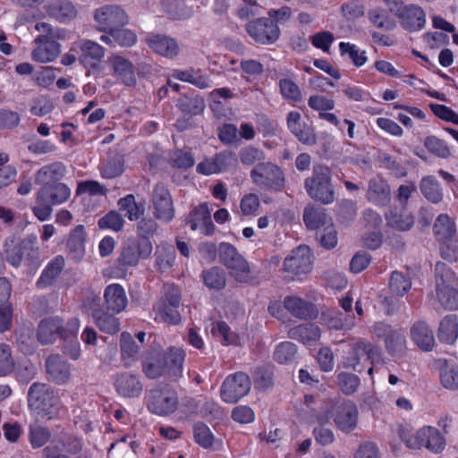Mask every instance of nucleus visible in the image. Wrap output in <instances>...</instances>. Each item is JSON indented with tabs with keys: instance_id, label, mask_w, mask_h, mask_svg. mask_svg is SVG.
I'll use <instances>...</instances> for the list:
<instances>
[{
	"instance_id": "nucleus-1",
	"label": "nucleus",
	"mask_w": 458,
	"mask_h": 458,
	"mask_svg": "<svg viewBox=\"0 0 458 458\" xmlns=\"http://www.w3.org/2000/svg\"><path fill=\"white\" fill-rule=\"evenodd\" d=\"M184 357V352L176 347L170 348L165 353L151 352L142 360V371L151 379L167 374L172 380L176 381L182 376Z\"/></svg>"
},
{
	"instance_id": "nucleus-2",
	"label": "nucleus",
	"mask_w": 458,
	"mask_h": 458,
	"mask_svg": "<svg viewBox=\"0 0 458 458\" xmlns=\"http://www.w3.org/2000/svg\"><path fill=\"white\" fill-rule=\"evenodd\" d=\"M436 300L447 310H458V278L445 263L435 267Z\"/></svg>"
},
{
	"instance_id": "nucleus-3",
	"label": "nucleus",
	"mask_w": 458,
	"mask_h": 458,
	"mask_svg": "<svg viewBox=\"0 0 458 458\" xmlns=\"http://www.w3.org/2000/svg\"><path fill=\"white\" fill-rule=\"evenodd\" d=\"M28 404L41 419L51 420L58 413L60 400L49 385L35 382L28 391Z\"/></svg>"
},
{
	"instance_id": "nucleus-4",
	"label": "nucleus",
	"mask_w": 458,
	"mask_h": 458,
	"mask_svg": "<svg viewBox=\"0 0 458 458\" xmlns=\"http://www.w3.org/2000/svg\"><path fill=\"white\" fill-rule=\"evenodd\" d=\"M304 188L311 199L322 204H331L335 200L332 173L325 165L313 166L312 174L305 179Z\"/></svg>"
},
{
	"instance_id": "nucleus-5",
	"label": "nucleus",
	"mask_w": 458,
	"mask_h": 458,
	"mask_svg": "<svg viewBox=\"0 0 458 458\" xmlns=\"http://www.w3.org/2000/svg\"><path fill=\"white\" fill-rule=\"evenodd\" d=\"M250 175L257 186L266 191L279 192L285 187L284 171L270 162L258 164L250 171Z\"/></svg>"
},
{
	"instance_id": "nucleus-6",
	"label": "nucleus",
	"mask_w": 458,
	"mask_h": 458,
	"mask_svg": "<svg viewBox=\"0 0 458 458\" xmlns=\"http://www.w3.org/2000/svg\"><path fill=\"white\" fill-rule=\"evenodd\" d=\"M219 257L221 263L232 271V275L238 282H248L250 266L233 245L222 242L219 246Z\"/></svg>"
},
{
	"instance_id": "nucleus-7",
	"label": "nucleus",
	"mask_w": 458,
	"mask_h": 458,
	"mask_svg": "<svg viewBox=\"0 0 458 458\" xmlns=\"http://www.w3.org/2000/svg\"><path fill=\"white\" fill-rule=\"evenodd\" d=\"M245 30L250 38L260 45H272L280 38V29L276 22L269 18L262 17L250 21L245 25Z\"/></svg>"
},
{
	"instance_id": "nucleus-8",
	"label": "nucleus",
	"mask_w": 458,
	"mask_h": 458,
	"mask_svg": "<svg viewBox=\"0 0 458 458\" xmlns=\"http://www.w3.org/2000/svg\"><path fill=\"white\" fill-rule=\"evenodd\" d=\"M178 406L177 393L169 387L150 390L147 399L148 411L159 416H167L175 411Z\"/></svg>"
},
{
	"instance_id": "nucleus-9",
	"label": "nucleus",
	"mask_w": 458,
	"mask_h": 458,
	"mask_svg": "<svg viewBox=\"0 0 458 458\" xmlns=\"http://www.w3.org/2000/svg\"><path fill=\"white\" fill-rule=\"evenodd\" d=\"M404 442L409 448L420 449L425 447L435 454L442 452L445 445L439 431L433 427H423L415 434L405 437Z\"/></svg>"
},
{
	"instance_id": "nucleus-10",
	"label": "nucleus",
	"mask_w": 458,
	"mask_h": 458,
	"mask_svg": "<svg viewBox=\"0 0 458 458\" xmlns=\"http://www.w3.org/2000/svg\"><path fill=\"white\" fill-rule=\"evenodd\" d=\"M83 307L91 312L95 325L102 332L113 335L120 330L119 319L114 315L101 310L99 296L96 294L89 295L83 301Z\"/></svg>"
},
{
	"instance_id": "nucleus-11",
	"label": "nucleus",
	"mask_w": 458,
	"mask_h": 458,
	"mask_svg": "<svg viewBox=\"0 0 458 458\" xmlns=\"http://www.w3.org/2000/svg\"><path fill=\"white\" fill-rule=\"evenodd\" d=\"M151 207L156 219L165 223H169L174 219L175 210L173 199L170 191L163 183L154 186L151 192Z\"/></svg>"
},
{
	"instance_id": "nucleus-12",
	"label": "nucleus",
	"mask_w": 458,
	"mask_h": 458,
	"mask_svg": "<svg viewBox=\"0 0 458 458\" xmlns=\"http://www.w3.org/2000/svg\"><path fill=\"white\" fill-rule=\"evenodd\" d=\"M370 360L371 364L378 363L381 360L380 351L370 343L359 341L356 343L349 355L344 358L343 367L351 369L357 372L362 371L361 358Z\"/></svg>"
},
{
	"instance_id": "nucleus-13",
	"label": "nucleus",
	"mask_w": 458,
	"mask_h": 458,
	"mask_svg": "<svg viewBox=\"0 0 458 458\" xmlns=\"http://www.w3.org/2000/svg\"><path fill=\"white\" fill-rule=\"evenodd\" d=\"M152 243L149 240H128L123 246L116 262L118 267H135L140 259H148L152 253Z\"/></svg>"
},
{
	"instance_id": "nucleus-14",
	"label": "nucleus",
	"mask_w": 458,
	"mask_h": 458,
	"mask_svg": "<svg viewBox=\"0 0 458 458\" xmlns=\"http://www.w3.org/2000/svg\"><path fill=\"white\" fill-rule=\"evenodd\" d=\"M251 383L249 376L237 372L228 376L221 386V397L228 403H235L250 390Z\"/></svg>"
},
{
	"instance_id": "nucleus-15",
	"label": "nucleus",
	"mask_w": 458,
	"mask_h": 458,
	"mask_svg": "<svg viewBox=\"0 0 458 458\" xmlns=\"http://www.w3.org/2000/svg\"><path fill=\"white\" fill-rule=\"evenodd\" d=\"M331 416L335 427L344 433H351L358 424L359 411L352 401H344L332 407Z\"/></svg>"
},
{
	"instance_id": "nucleus-16",
	"label": "nucleus",
	"mask_w": 458,
	"mask_h": 458,
	"mask_svg": "<svg viewBox=\"0 0 458 458\" xmlns=\"http://www.w3.org/2000/svg\"><path fill=\"white\" fill-rule=\"evenodd\" d=\"M38 239L35 235H29L23 240L11 237L5 241L4 253L6 260L15 267H19L25 255L30 256V251L35 252V245Z\"/></svg>"
},
{
	"instance_id": "nucleus-17",
	"label": "nucleus",
	"mask_w": 458,
	"mask_h": 458,
	"mask_svg": "<svg viewBox=\"0 0 458 458\" xmlns=\"http://www.w3.org/2000/svg\"><path fill=\"white\" fill-rule=\"evenodd\" d=\"M94 20L100 26V30L107 31L124 26L129 18L120 6L104 5L95 10Z\"/></svg>"
},
{
	"instance_id": "nucleus-18",
	"label": "nucleus",
	"mask_w": 458,
	"mask_h": 458,
	"mask_svg": "<svg viewBox=\"0 0 458 458\" xmlns=\"http://www.w3.org/2000/svg\"><path fill=\"white\" fill-rule=\"evenodd\" d=\"M311 268V252L306 245L293 249L284 261V270L293 276L310 273Z\"/></svg>"
},
{
	"instance_id": "nucleus-19",
	"label": "nucleus",
	"mask_w": 458,
	"mask_h": 458,
	"mask_svg": "<svg viewBox=\"0 0 458 458\" xmlns=\"http://www.w3.org/2000/svg\"><path fill=\"white\" fill-rule=\"evenodd\" d=\"M186 224L192 231L200 230L206 235H212L216 230L207 203L194 208L186 217Z\"/></svg>"
},
{
	"instance_id": "nucleus-20",
	"label": "nucleus",
	"mask_w": 458,
	"mask_h": 458,
	"mask_svg": "<svg viewBox=\"0 0 458 458\" xmlns=\"http://www.w3.org/2000/svg\"><path fill=\"white\" fill-rule=\"evenodd\" d=\"M48 379L57 385L66 384L71 378V366L59 354H52L46 360Z\"/></svg>"
},
{
	"instance_id": "nucleus-21",
	"label": "nucleus",
	"mask_w": 458,
	"mask_h": 458,
	"mask_svg": "<svg viewBox=\"0 0 458 458\" xmlns=\"http://www.w3.org/2000/svg\"><path fill=\"white\" fill-rule=\"evenodd\" d=\"M47 14L61 22L68 23L77 17L78 11L69 0H52L44 5Z\"/></svg>"
},
{
	"instance_id": "nucleus-22",
	"label": "nucleus",
	"mask_w": 458,
	"mask_h": 458,
	"mask_svg": "<svg viewBox=\"0 0 458 458\" xmlns=\"http://www.w3.org/2000/svg\"><path fill=\"white\" fill-rule=\"evenodd\" d=\"M146 43L155 53L167 58H174L180 52L177 41L166 35L149 34L146 38Z\"/></svg>"
},
{
	"instance_id": "nucleus-23",
	"label": "nucleus",
	"mask_w": 458,
	"mask_h": 458,
	"mask_svg": "<svg viewBox=\"0 0 458 458\" xmlns=\"http://www.w3.org/2000/svg\"><path fill=\"white\" fill-rule=\"evenodd\" d=\"M368 201L378 207H386L391 200V189L387 182L380 177L371 178L368 182Z\"/></svg>"
},
{
	"instance_id": "nucleus-24",
	"label": "nucleus",
	"mask_w": 458,
	"mask_h": 458,
	"mask_svg": "<svg viewBox=\"0 0 458 458\" xmlns=\"http://www.w3.org/2000/svg\"><path fill=\"white\" fill-rule=\"evenodd\" d=\"M114 387L117 393L126 398H135L140 395L143 385L137 375L123 372L116 376Z\"/></svg>"
},
{
	"instance_id": "nucleus-25",
	"label": "nucleus",
	"mask_w": 458,
	"mask_h": 458,
	"mask_svg": "<svg viewBox=\"0 0 458 458\" xmlns=\"http://www.w3.org/2000/svg\"><path fill=\"white\" fill-rule=\"evenodd\" d=\"M402 27L409 31H418L424 28L426 13L424 10L416 4L405 5L403 13H399Z\"/></svg>"
},
{
	"instance_id": "nucleus-26",
	"label": "nucleus",
	"mask_w": 458,
	"mask_h": 458,
	"mask_svg": "<svg viewBox=\"0 0 458 458\" xmlns=\"http://www.w3.org/2000/svg\"><path fill=\"white\" fill-rule=\"evenodd\" d=\"M62 324L63 319L59 317H49L41 320L38 327V340L42 344H49L58 337L62 338Z\"/></svg>"
},
{
	"instance_id": "nucleus-27",
	"label": "nucleus",
	"mask_w": 458,
	"mask_h": 458,
	"mask_svg": "<svg viewBox=\"0 0 458 458\" xmlns=\"http://www.w3.org/2000/svg\"><path fill=\"white\" fill-rule=\"evenodd\" d=\"M79 47L81 51L80 62L86 68L98 67L105 55V49L99 44L89 39L81 40Z\"/></svg>"
},
{
	"instance_id": "nucleus-28",
	"label": "nucleus",
	"mask_w": 458,
	"mask_h": 458,
	"mask_svg": "<svg viewBox=\"0 0 458 458\" xmlns=\"http://www.w3.org/2000/svg\"><path fill=\"white\" fill-rule=\"evenodd\" d=\"M114 76L125 86L134 87L137 84L135 69L133 64L127 59L114 55L109 60Z\"/></svg>"
},
{
	"instance_id": "nucleus-29",
	"label": "nucleus",
	"mask_w": 458,
	"mask_h": 458,
	"mask_svg": "<svg viewBox=\"0 0 458 458\" xmlns=\"http://www.w3.org/2000/svg\"><path fill=\"white\" fill-rule=\"evenodd\" d=\"M66 173V167L62 162H54L42 166L34 176V182L38 185H49L59 182Z\"/></svg>"
},
{
	"instance_id": "nucleus-30",
	"label": "nucleus",
	"mask_w": 458,
	"mask_h": 458,
	"mask_svg": "<svg viewBox=\"0 0 458 458\" xmlns=\"http://www.w3.org/2000/svg\"><path fill=\"white\" fill-rule=\"evenodd\" d=\"M411 338L424 352L431 351L435 345L433 331L424 321H417L411 326Z\"/></svg>"
},
{
	"instance_id": "nucleus-31",
	"label": "nucleus",
	"mask_w": 458,
	"mask_h": 458,
	"mask_svg": "<svg viewBox=\"0 0 458 458\" xmlns=\"http://www.w3.org/2000/svg\"><path fill=\"white\" fill-rule=\"evenodd\" d=\"M105 305L108 310L115 313L123 311L128 303L123 287L118 284H112L104 291Z\"/></svg>"
},
{
	"instance_id": "nucleus-32",
	"label": "nucleus",
	"mask_w": 458,
	"mask_h": 458,
	"mask_svg": "<svg viewBox=\"0 0 458 458\" xmlns=\"http://www.w3.org/2000/svg\"><path fill=\"white\" fill-rule=\"evenodd\" d=\"M70 196V188L61 182L43 186L38 191V199L48 200L54 205H59L67 201Z\"/></svg>"
},
{
	"instance_id": "nucleus-33",
	"label": "nucleus",
	"mask_w": 458,
	"mask_h": 458,
	"mask_svg": "<svg viewBox=\"0 0 458 458\" xmlns=\"http://www.w3.org/2000/svg\"><path fill=\"white\" fill-rule=\"evenodd\" d=\"M284 308L294 317L308 319L312 318L316 316L314 306L301 299L294 296H288L284 301Z\"/></svg>"
},
{
	"instance_id": "nucleus-34",
	"label": "nucleus",
	"mask_w": 458,
	"mask_h": 458,
	"mask_svg": "<svg viewBox=\"0 0 458 458\" xmlns=\"http://www.w3.org/2000/svg\"><path fill=\"white\" fill-rule=\"evenodd\" d=\"M101 176L106 179H113L124 172V158L118 152H110L99 167Z\"/></svg>"
},
{
	"instance_id": "nucleus-35",
	"label": "nucleus",
	"mask_w": 458,
	"mask_h": 458,
	"mask_svg": "<svg viewBox=\"0 0 458 458\" xmlns=\"http://www.w3.org/2000/svg\"><path fill=\"white\" fill-rule=\"evenodd\" d=\"M321 331L318 326L313 323L299 325L288 331L291 339L310 344L320 338Z\"/></svg>"
},
{
	"instance_id": "nucleus-36",
	"label": "nucleus",
	"mask_w": 458,
	"mask_h": 458,
	"mask_svg": "<svg viewBox=\"0 0 458 458\" xmlns=\"http://www.w3.org/2000/svg\"><path fill=\"white\" fill-rule=\"evenodd\" d=\"M303 221L307 228L318 230L332 223L331 217L322 208L308 206L303 210Z\"/></svg>"
},
{
	"instance_id": "nucleus-37",
	"label": "nucleus",
	"mask_w": 458,
	"mask_h": 458,
	"mask_svg": "<svg viewBox=\"0 0 458 458\" xmlns=\"http://www.w3.org/2000/svg\"><path fill=\"white\" fill-rule=\"evenodd\" d=\"M64 264L65 262L63 256L58 255L55 257L42 271L37 282V286L40 289H44L52 285L55 278L63 271Z\"/></svg>"
},
{
	"instance_id": "nucleus-38",
	"label": "nucleus",
	"mask_w": 458,
	"mask_h": 458,
	"mask_svg": "<svg viewBox=\"0 0 458 458\" xmlns=\"http://www.w3.org/2000/svg\"><path fill=\"white\" fill-rule=\"evenodd\" d=\"M85 227L81 225H77L70 233L67 242L69 254L75 260H81L85 254Z\"/></svg>"
},
{
	"instance_id": "nucleus-39",
	"label": "nucleus",
	"mask_w": 458,
	"mask_h": 458,
	"mask_svg": "<svg viewBox=\"0 0 458 458\" xmlns=\"http://www.w3.org/2000/svg\"><path fill=\"white\" fill-rule=\"evenodd\" d=\"M38 44L32 53L31 57L39 63L54 61L61 53V46L56 40H46V42H35Z\"/></svg>"
},
{
	"instance_id": "nucleus-40",
	"label": "nucleus",
	"mask_w": 458,
	"mask_h": 458,
	"mask_svg": "<svg viewBox=\"0 0 458 458\" xmlns=\"http://www.w3.org/2000/svg\"><path fill=\"white\" fill-rule=\"evenodd\" d=\"M163 10L173 20H188L193 15V10L183 0H161Z\"/></svg>"
},
{
	"instance_id": "nucleus-41",
	"label": "nucleus",
	"mask_w": 458,
	"mask_h": 458,
	"mask_svg": "<svg viewBox=\"0 0 458 458\" xmlns=\"http://www.w3.org/2000/svg\"><path fill=\"white\" fill-rule=\"evenodd\" d=\"M458 336V318L456 315L445 316L439 324L438 338L441 342L452 344Z\"/></svg>"
},
{
	"instance_id": "nucleus-42",
	"label": "nucleus",
	"mask_w": 458,
	"mask_h": 458,
	"mask_svg": "<svg viewBox=\"0 0 458 458\" xmlns=\"http://www.w3.org/2000/svg\"><path fill=\"white\" fill-rule=\"evenodd\" d=\"M120 347L121 356L124 366H131L138 358L140 349V346L129 333L123 332L121 334Z\"/></svg>"
},
{
	"instance_id": "nucleus-43",
	"label": "nucleus",
	"mask_w": 458,
	"mask_h": 458,
	"mask_svg": "<svg viewBox=\"0 0 458 458\" xmlns=\"http://www.w3.org/2000/svg\"><path fill=\"white\" fill-rule=\"evenodd\" d=\"M420 189L422 195L430 202L437 204L443 200V192L437 180L432 176H425L421 179Z\"/></svg>"
},
{
	"instance_id": "nucleus-44",
	"label": "nucleus",
	"mask_w": 458,
	"mask_h": 458,
	"mask_svg": "<svg viewBox=\"0 0 458 458\" xmlns=\"http://www.w3.org/2000/svg\"><path fill=\"white\" fill-rule=\"evenodd\" d=\"M388 288L394 296L403 297L411 288V280L407 275L400 271H394L389 279Z\"/></svg>"
},
{
	"instance_id": "nucleus-45",
	"label": "nucleus",
	"mask_w": 458,
	"mask_h": 458,
	"mask_svg": "<svg viewBox=\"0 0 458 458\" xmlns=\"http://www.w3.org/2000/svg\"><path fill=\"white\" fill-rule=\"evenodd\" d=\"M120 210L125 212V216L130 221L139 220L145 212V206L143 203H138L132 194H129L122 198L118 201Z\"/></svg>"
},
{
	"instance_id": "nucleus-46",
	"label": "nucleus",
	"mask_w": 458,
	"mask_h": 458,
	"mask_svg": "<svg viewBox=\"0 0 458 458\" xmlns=\"http://www.w3.org/2000/svg\"><path fill=\"white\" fill-rule=\"evenodd\" d=\"M433 232L437 241H446L454 237V224L446 214H440L433 225Z\"/></svg>"
},
{
	"instance_id": "nucleus-47",
	"label": "nucleus",
	"mask_w": 458,
	"mask_h": 458,
	"mask_svg": "<svg viewBox=\"0 0 458 458\" xmlns=\"http://www.w3.org/2000/svg\"><path fill=\"white\" fill-rule=\"evenodd\" d=\"M204 284L209 289L221 290L226 284V277L225 271L218 267H213L210 269L202 272Z\"/></svg>"
},
{
	"instance_id": "nucleus-48",
	"label": "nucleus",
	"mask_w": 458,
	"mask_h": 458,
	"mask_svg": "<svg viewBox=\"0 0 458 458\" xmlns=\"http://www.w3.org/2000/svg\"><path fill=\"white\" fill-rule=\"evenodd\" d=\"M386 220L387 225L398 231H408L414 224V217L411 215L400 214L394 210L386 214Z\"/></svg>"
},
{
	"instance_id": "nucleus-49",
	"label": "nucleus",
	"mask_w": 458,
	"mask_h": 458,
	"mask_svg": "<svg viewBox=\"0 0 458 458\" xmlns=\"http://www.w3.org/2000/svg\"><path fill=\"white\" fill-rule=\"evenodd\" d=\"M339 316L340 310H327L322 311L320 316L321 324L327 327L328 329L344 331L351 330L352 323L348 321L343 324Z\"/></svg>"
},
{
	"instance_id": "nucleus-50",
	"label": "nucleus",
	"mask_w": 458,
	"mask_h": 458,
	"mask_svg": "<svg viewBox=\"0 0 458 458\" xmlns=\"http://www.w3.org/2000/svg\"><path fill=\"white\" fill-rule=\"evenodd\" d=\"M177 106L182 112L192 115L201 114L205 108L204 100L199 96H182L179 98Z\"/></svg>"
},
{
	"instance_id": "nucleus-51",
	"label": "nucleus",
	"mask_w": 458,
	"mask_h": 458,
	"mask_svg": "<svg viewBox=\"0 0 458 458\" xmlns=\"http://www.w3.org/2000/svg\"><path fill=\"white\" fill-rule=\"evenodd\" d=\"M368 18L369 21L378 29L393 30L396 27V22L389 18L384 9L376 8L369 11Z\"/></svg>"
},
{
	"instance_id": "nucleus-52",
	"label": "nucleus",
	"mask_w": 458,
	"mask_h": 458,
	"mask_svg": "<svg viewBox=\"0 0 458 458\" xmlns=\"http://www.w3.org/2000/svg\"><path fill=\"white\" fill-rule=\"evenodd\" d=\"M385 345L389 353L393 355L401 353L406 346L405 335L400 330L393 329L385 339Z\"/></svg>"
},
{
	"instance_id": "nucleus-53",
	"label": "nucleus",
	"mask_w": 458,
	"mask_h": 458,
	"mask_svg": "<svg viewBox=\"0 0 458 458\" xmlns=\"http://www.w3.org/2000/svg\"><path fill=\"white\" fill-rule=\"evenodd\" d=\"M240 160L244 165L265 163L266 155L263 150L253 146L242 148L239 153Z\"/></svg>"
},
{
	"instance_id": "nucleus-54",
	"label": "nucleus",
	"mask_w": 458,
	"mask_h": 458,
	"mask_svg": "<svg viewBox=\"0 0 458 458\" xmlns=\"http://www.w3.org/2000/svg\"><path fill=\"white\" fill-rule=\"evenodd\" d=\"M193 437L200 446L209 448L213 445L214 436L209 428L203 422H197L193 425Z\"/></svg>"
},
{
	"instance_id": "nucleus-55",
	"label": "nucleus",
	"mask_w": 458,
	"mask_h": 458,
	"mask_svg": "<svg viewBox=\"0 0 458 458\" xmlns=\"http://www.w3.org/2000/svg\"><path fill=\"white\" fill-rule=\"evenodd\" d=\"M337 382L341 391L348 395L355 393L360 384L358 376L347 372H340L337 375Z\"/></svg>"
},
{
	"instance_id": "nucleus-56",
	"label": "nucleus",
	"mask_w": 458,
	"mask_h": 458,
	"mask_svg": "<svg viewBox=\"0 0 458 458\" xmlns=\"http://www.w3.org/2000/svg\"><path fill=\"white\" fill-rule=\"evenodd\" d=\"M156 255V267L161 271H165L172 267L175 251L172 247H157Z\"/></svg>"
},
{
	"instance_id": "nucleus-57",
	"label": "nucleus",
	"mask_w": 458,
	"mask_h": 458,
	"mask_svg": "<svg viewBox=\"0 0 458 458\" xmlns=\"http://www.w3.org/2000/svg\"><path fill=\"white\" fill-rule=\"evenodd\" d=\"M440 381L442 386L447 389H458V367L444 366L440 370Z\"/></svg>"
},
{
	"instance_id": "nucleus-58",
	"label": "nucleus",
	"mask_w": 458,
	"mask_h": 458,
	"mask_svg": "<svg viewBox=\"0 0 458 458\" xmlns=\"http://www.w3.org/2000/svg\"><path fill=\"white\" fill-rule=\"evenodd\" d=\"M339 49L341 55L348 54L353 64L357 67L362 66L367 61L366 52L359 51L357 47L353 44L341 42L339 45Z\"/></svg>"
},
{
	"instance_id": "nucleus-59",
	"label": "nucleus",
	"mask_w": 458,
	"mask_h": 458,
	"mask_svg": "<svg viewBox=\"0 0 458 458\" xmlns=\"http://www.w3.org/2000/svg\"><path fill=\"white\" fill-rule=\"evenodd\" d=\"M279 87L283 97L285 99L299 102L301 100V92L299 86L290 79L279 81Z\"/></svg>"
},
{
	"instance_id": "nucleus-60",
	"label": "nucleus",
	"mask_w": 458,
	"mask_h": 458,
	"mask_svg": "<svg viewBox=\"0 0 458 458\" xmlns=\"http://www.w3.org/2000/svg\"><path fill=\"white\" fill-rule=\"evenodd\" d=\"M180 307H172L167 302H158L157 312L160 318L166 323L176 325L181 321Z\"/></svg>"
},
{
	"instance_id": "nucleus-61",
	"label": "nucleus",
	"mask_w": 458,
	"mask_h": 458,
	"mask_svg": "<svg viewBox=\"0 0 458 458\" xmlns=\"http://www.w3.org/2000/svg\"><path fill=\"white\" fill-rule=\"evenodd\" d=\"M297 352L296 345L291 342L280 344L275 352L274 357L279 363H286L291 361Z\"/></svg>"
},
{
	"instance_id": "nucleus-62",
	"label": "nucleus",
	"mask_w": 458,
	"mask_h": 458,
	"mask_svg": "<svg viewBox=\"0 0 458 458\" xmlns=\"http://www.w3.org/2000/svg\"><path fill=\"white\" fill-rule=\"evenodd\" d=\"M123 223L124 221L119 213L116 211H110L108 214L98 220V225L101 229L108 228L118 232L122 230Z\"/></svg>"
},
{
	"instance_id": "nucleus-63",
	"label": "nucleus",
	"mask_w": 458,
	"mask_h": 458,
	"mask_svg": "<svg viewBox=\"0 0 458 458\" xmlns=\"http://www.w3.org/2000/svg\"><path fill=\"white\" fill-rule=\"evenodd\" d=\"M317 238L321 246L327 250L335 248L337 244V233L332 223L325 226L322 232L317 233Z\"/></svg>"
},
{
	"instance_id": "nucleus-64",
	"label": "nucleus",
	"mask_w": 458,
	"mask_h": 458,
	"mask_svg": "<svg viewBox=\"0 0 458 458\" xmlns=\"http://www.w3.org/2000/svg\"><path fill=\"white\" fill-rule=\"evenodd\" d=\"M158 225L152 217L143 216L137 224V233L142 240H148L157 231Z\"/></svg>"
}]
</instances>
